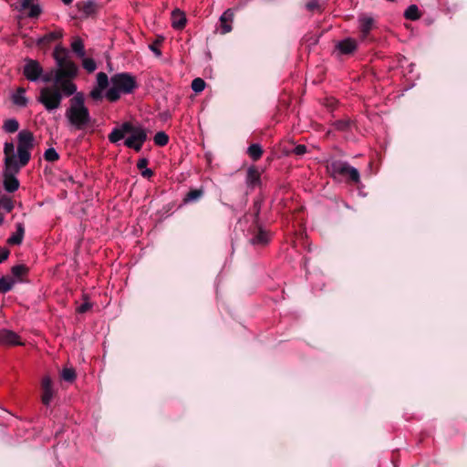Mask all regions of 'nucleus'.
Segmentation results:
<instances>
[{
  "instance_id": "1",
  "label": "nucleus",
  "mask_w": 467,
  "mask_h": 467,
  "mask_svg": "<svg viewBox=\"0 0 467 467\" xmlns=\"http://www.w3.org/2000/svg\"><path fill=\"white\" fill-rule=\"evenodd\" d=\"M53 58L57 69L55 70V84L61 86L66 97L76 93L78 88L72 81L78 72V66L68 58V50L57 45L53 51Z\"/></svg>"
},
{
  "instance_id": "2",
  "label": "nucleus",
  "mask_w": 467,
  "mask_h": 467,
  "mask_svg": "<svg viewBox=\"0 0 467 467\" xmlns=\"http://www.w3.org/2000/svg\"><path fill=\"white\" fill-rule=\"evenodd\" d=\"M109 142L118 144L124 140L125 147L140 152L148 140L147 130L140 123L124 121L112 129L108 136Z\"/></svg>"
},
{
  "instance_id": "3",
  "label": "nucleus",
  "mask_w": 467,
  "mask_h": 467,
  "mask_svg": "<svg viewBox=\"0 0 467 467\" xmlns=\"http://www.w3.org/2000/svg\"><path fill=\"white\" fill-rule=\"evenodd\" d=\"M69 99V107L65 116L68 123L77 130H87L95 120L92 119L89 109L85 105L83 92L76 91Z\"/></svg>"
},
{
  "instance_id": "4",
  "label": "nucleus",
  "mask_w": 467,
  "mask_h": 467,
  "mask_svg": "<svg viewBox=\"0 0 467 467\" xmlns=\"http://www.w3.org/2000/svg\"><path fill=\"white\" fill-rule=\"evenodd\" d=\"M139 87L133 74L130 72L115 73L110 77V87L105 91V99L111 103L117 102L122 95H131Z\"/></svg>"
},
{
  "instance_id": "5",
  "label": "nucleus",
  "mask_w": 467,
  "mask_h": 467,
  "mask_svg": "<svg viewBox=\"0 0 467 467\" xmlns=\"http://www.w3.org/2000/svg\"><path fill=\"white\" fill-rule=\"evenodd\" d=\"M63 97L66 96L63 93L62 87L55 84L42 88L37 101L44 106L47 111L51 112L60 107Z\"/></svg>"
},
{
  "instance_id": "6",
  "label": "nucleus",
  "mask_w": 467,
  "mask_h": 467,
  "mask_svg": "<svg viewBox=\"0 0 467 467\" xmlns=\"http://www.w3.org/2000/svg\"><path fill=\"white\" fill-rule=\"evenodd\" d=\"M327 170L333 178L342 176L348 177L351 182L358 183L360 182V174L358 170L349 165L348 161L341 160H332L327 165Z\"/></svg>"
},
{
  "instance_id": "7",
  "label": "nucleus",
  "mask_w": 467,
  "mask_h": 467,
  "mask_svg": "<svg viewBox=\"0 0 467 467\" xmlns=\"http://www.w3.org/2000/svg\"><path fill=\"white\" fill-rule=\"evenodd\" d=\"M17 157L22 165H26L30 159V150L34 147V135L28 130H23L17 134Z\"/></svg>"
},
{
  "instance_id": "8",
  "label": "nucleus",
  "mask_w": 467,
  "mask_h": 467,
  "mask_svg": "<svg viewBox=\"0 0 467 467\" xmlns=\"http://www.w3.org/2000/svg\"><path fill=\"white\" fill-rule=\"evenodd\" d=\"M110 85V78L105 72H99L96 76V84L89 92V97L95 102H100L105 99V91Z\"/></svg>"
},
{
  "instance_id": "9",
  "label": "nucleus",
  "mask_w": 467,
  "mask_h": 467,
  "mask_svg": "<svg viewBox=\"0 0 467 467\" xmlns=\"http://www.w3.org/2000/svg\"><path fill=\"white\" fill-rule=\"evenodd\" d=\"M43 73V67L36 60L29 57L25 59L23 75L30 82H39Z\"/></svg>"
},
{
  "instance_id": "10",
  "label": "nucleus",
  "mask_w": 467,
  "mask_h": 467,
  "mask_svg": "<svg viewBox=\"0 0 467 467\" xmlns=\"http://www.w3.org/2000/svg\"><path fill=\"white\" fill-rule=\"evenodd\" d=\"M42 396L41 401L46 407H49L51 400L54 397L55 391L52 386V380L50 377L46 376L43 378L41 382Z\"/></svg>"
},
{
  "instance_id": "11",
  "label": "nucleus",
  "mask_w": 467,
  "mask_h": 467,
  "mask_svg": "<svg viewBox=\"0 0 467 467\" xmlns=\"http://www.w3.org/2000/svg\"><path fill=\"white\" fill-rule=\"evenodd\" d=\"M336 47L340 54L351 55L356 51L358 44L355 39L347 37L341 41H338L336 45Z\"/></svg>"
},
{
  "instance_id": "12",
  "label": "nucleus",
  "mask_w": 467,
  "mask_h": 467,
  "mask_svg": "<svg viewBox=\"0 0 467 467\" xmlns=\"http://www.w3.org/2000/svg\"><path fill=\"white\" fill-rule=\"evenodd\" d=\"M18 161L16 160V155H13L8 158H5V168L3 170V174L7 175H16L19 172L20 168L24 167Z\"/></svg>"
},
{
  "instance_id": "13",
  "label": "nucleus",
  "mask_w": 467,
  "mask_h": 467,
  "mask_svg": "<svg viewBox=\"0 0 467 467\" xmlns=\"http://www.w3.org/2000/svg\"><path fill=\"white\" fill-rule=\"evenodd\" d=\"M245 182L247 187L254 189L261 185V174L256 167L250 166L246 171Z\"/></svg>"
},
{
  "instance_id": "14",
  "label": "nucleus",
  "mask_w": 467,
  "mask_h": 467,
  "mask_svg": "<svg viewBox=\"0 0 467 467\" xmlns=\"http://www.w3.org/2000/svg\"><path fill=\"white\" fill-rule=\"evenodd\" d=\"M0 344L17 346L20 345L18 335L9 329L3 328L0 330Z\"/></svg>"
},
{
  "instance_id": "15",
  "label": "nucleus",
  "mask_w": 467,
  "mask_h": 467,
  "mask_svg": "<svg viewBox=\"0 0 467 467\" xmlns=\"http://www.w3.org/2000/svg\"><path fill=\"white\" fill-rule=\"evenodd\" d=\"M63 36V31L61 29L50 31L44 36H40L36 40V45L40 47H45L47 45L55 42Z\"/></svg>"
},
{
  "instance_id": "16",
  "label": "nucleus",
  "mask_w": 467,
  "mask_h": 467,
  "mask_svg": "<svg viewBox=\"0 0 467 467\" xmlns=\"http://www.w3.org/2000/svg\"><path fill=\"white\" fill-rule=\"evenodd\" d=\"M374 23L375 21L373 17L366 15L358 18L359 30L361 33V37L363 39L368 37V36L369 35L370 31L373 28Z\"/></svg>"
},
{
  "instance_id": "17",
  "label": "nucleus",
  "mask_w": 467,
  "mask_h": 467,
  "mask_svg": "<svg viewBox=\"0 0 467 467\" xmlns=\"http://www.w3.org/2000/svg\"><path fill=\"white\" fill-rule=\"evenodd\" d=\"M25 235V225L23 223H16V232L8 237L7 244L9 245H20Z\"/></svg>"
},
{
  "instance_id": "18",
  "label": "nucleus",
  "mask_w": 467,
  "mask_h": 467,
  "mask_svg": "<svg viewBox=\"0 0 467 467\" xmlns=\"http://www.w3.org/2000/svg\"><path fill=\"white\" fill-rule=\"evenodd\" d=\"M77 6L81 14L88 17L97 12L98 5L95 0H88L86 2H78Z\"/></svg>"
},
{
  "instance_id": "19",
  "label": "nucleus",
  "mask_w": 467,
  "mask_h": 467,
  "mask_svg": "<svg viewBox=\"0 0 467 467\" xmlns=\"http://www.w3.org/2000/svg\"><path fill=\"white\" fill-rule=\"evenodd\" d=\"M233 19L234 12L231 9H227L223 13V15L220 16L222 34H226L232 31L231 23L233 22Z\"/></svg>"
},
{
  "instance_id": "20",
  "label": "nucleus",
  "mask_w": 467,
  "mask_h": 467,
  "mask_svg": "<svg viewBox=\"0 0 467 467\" xmlns=\"http://www.w3.org/2000/svg\"><path fill=\"white\" fill-rule=\"evenodd\" d=\"M186 16L183 12L175 9L171 13V26L174 29H182L186 25Z\"/></svg>"
},
{
  "instance_id": "21",
  "label": "nucleus",
  "mask_w": 467,
  "mask_h": 467,
  "mask_svg": "<svg viewBox=\"0 0 467 467\" xmlns=\"http://www.w3.org/2000/svg\"><path fill=\"white\" fill-rule=\"evenodd\" d=\"M4 189L7 192H14L19 188V181L16 175L3 174Z\"/></svg>"
},
{
  "instance_id": "22",
  "label": "nucleus",
  "mask_w": 467,
  "mask_h": 467,
  "mask_svg": "<svg viewBox=\"0 0 467 467\" xmlns=\"http://www.w3.org/2000/svg\"><path fill=\"white\" fill-rule=\"evenodd\" d=\"M12 101L18 107H26L28 102L26 97V89L24 88H18L16 91L12 95Z\"/></svg>"
},
{
  "instance_id": "23",
  "label": "nucleus",
  "mask_w": 467,
  "mask_h": 467,
  "mask_svg": "<svg viewBox=\"0 0 467 467\" xmlns=\"http://www.w3.org/2000/svg\"><path fill=\"white\" fill-rule=\"evenodd\" d=\"M403 16L407 20L416 21L420 18L421 15H420L418 5L412 4L407 7Z\"/></svg>"
},
{
  "instance_id": "24",
  "label": "nucleus",
  "mask_w": 467,
  "mask_h": 467,
  "mask_svg": "<svg viewBox=\"0 0 467 467\" xmlns=\"http://www.w3.org/2000/svg\"><path fill=\"white\" fill-rule=\"evenodd\" d=\"M247 154L253 161H258L263 155V148L259 143H253L247 148Z\"/></svg>"
},
{
  "instance_id": "25",
  "label": "nucleus",
  "mask_w": 467,
  "mask_h": 467,
  "mask_svg": "<svg viewBox=\"0 0 467 467\" xmlns=\"http://www.w3.org/2000/svg\"><path fill=\"white\" fill-rule=\"evenodd\" d=\"M72 51L78 57H84L86 55L83 40L80 37H76L71 43Z\"/></svg>"
},
{
  "instance_id": "26",
  "label": "nucleus",
  "mask_w": 467,
  "mask_h": 467,
  "mask_svg": "<svg viewBox=\"0 0 467 467\" xmlns=\"http://www.w3.org/2000/svg\"><path fill=\"white\" fill-rule=\"evenodd\" d=\"M269 236L268 234L264 231L262 228H259V231L251 239V243L253 244H261L265 245L268 244L269 242Z\"/></svg>"
},
{
  "instance_id": "27",
  "label": "nucleus",
  "mask_w": 467,
  "mask_h": 467,
  "mask_svg": "<svg viewBox=\"0 0 467 467\" xmlns=\"http://www.w3.org/2000/svg\"><path fill=\"white\" fill-rule=\"evenodd\" d=\"M263 203H264V199L261 196H258L254 200L252 211L254 213V223H255V224L259 223V220H260L259 215H260V212H261Z\"/></svg>"
},
{
  "instance_id": "28",
  "label": "nucleus",
  "mask_w": 467,
  "mask_h": 467,
  "mask_svg": "<svg viewBox=\"0 0 467 467\" xmlns=\"http://www.w3.org/2000/svg\"><path fill=\"white\" fill-rule=\"evenodd\" d=\"M15 284L16 280L9 276L0 277V293L5 294L11 291Z\"/></svg>"
},
{
  "instance_id": "29",
  "label": "nucleus",
  "mask_w": 467,
  "mask_h": 467,
  "mask_svg": "<svg viewBox=\"0 0 467 467\" xmlns=\"http://www.w3.org/2000/svg\"><path fill=\"white\" fill-rule=\"evenodd\" d=\"M29 269L25 265H16L12 266L11 273L14 275L15 278H16L17 281L22 282L20 279L21 276L26 275L28 273Z\"/></svg>"
},
{
  "instance_id": "30",
  "label": "nucleus",
  "mask_w": 467,
  "mask_h": 467,
  "mask_svg": "<svg viewBox=\"0 0 467 467\" xmlns=\"http://www.w3.org/2000/svg\"><path fill=\"white\" fill-rule=\"evenodd\" d=\"M19 129V122L17 121L16 119H7L6 120H5L4 122V125H3V130L6 132V133H15L16 131H17Z\"/></svg>"
},
{
  "instance_id": "31",
  "label": "nucleus",
  "mask_w": 467,
  "mask_h": 467,
  "mask_svg": "<svg viewBox=\"0 0 467 467\" xmlns=\"http://www.w3.org/2000/svg\"><path fill=\"white\" fill-rule=\"evenodd\" d=\"M202 189L191 190L184 197V202H192L198 201L203 195Z\"/></svg>"
},
{
  "instance_id": "32",
  "label": "nucleus",
  "mask_w": 467,
  "mask_h": 467,
  "mask_svg": "<svg viewBox=\"0 0 467 467\" xmlns=\"http://www.w3.org/2000/svg\"><path fill=\"white\" fill-rule=\"evenodd\" d=\"M332 125L338 131H348L350 129L351 121L348 119H337Z\"/></svg>"
},
{
  "instance_id": "33",
  "label": "nucleus",
  "mask_w": 467,
  "mask_h": 467,
  "mask_svg": "<svg viewBox=\"0 0 467 467\" xmlns=\"http://www.w3.org/2000/svg\"><path fill=\"white\" fill-rule=\"evenodd\" d=\"M76 377V370L73 368H64L61 371V378L67 382H73Z\"/></svg>"
},
{
  "instance_id": "34",
  "label": "nucleus",
  "mask_w": 467,
  "mask_h": 467,
  "mask_svg": "<svg viewBox=\"0 0 467 467\" xmlns=\"http://www.w3.org/2000/svg\"><path fill=\"white\" fill-rule=\"evenodd\" d=\"M153 140L155 145L163 147L169 142V136L164 131H158L154 137Z\"/></svg>"
},
{
  "instance_id": "35",
  "label": "nucleus",
  "mask_w": 467,
  "mask_h": 467,
  "mask_svg": "<svg viewBox=\"0 0 467 467\" xmlns=\"http://www.w3.org/2000/svg\"><path fill=\"white\" fill-rule=\"evenodd\" d=\"M44 158L47 161H56L59 159V154L53 147L47 149L44 152Z\"/></svg>"
},
{
  "instance_id": "36",
  "label": "nucleus",
  "mask_w": 467,
  "mask_h": 467,
  "mask_svg": "<svg viewBox=\"0 0 467 467\" xmlns=\"http://www.w3.org/2000/svg\"><path fill=\"white\" fill-rule=\"evenodd\" d=\"M82 66L88 72H94L97 68V63L96 61L91 57H82Z\"/></svg>"
},
{
  "instance_id": "37",
  "label": "nucleus",
  "mask_w": 467,
  "mask_h": 467,
  "mask_svg": "<svg viewBox=\"0 0 467 467\" xmlns=\"http://www.w3.org/2000/svg\"><path fill=\"white\" fill-rule=\"evenodd\" d=\"M206 86L205 81L201 78H196L192 81V89L195 93H200L204 90Z\"/></svg>"
},
{
  "instance_id": "38",
  "label": "nucleus",
  "mask_w": 467,
  "mask_h": 467,
  "mask_svg": "<svg viewBox=\"0 0 467 467\" xmlns=\"http://www.w3.org/2000/svg\"><path fill=\"white\" fill-rule=\"evenodd\" d=\"M3 207L7 213H10L13 209H14V203L12 202V200L4 195L1 199H0V207Z\"/></svg>"
},
{
  "instance_id": "39",
  "label": "nucleus",
  "mask_w": 467,
  "mask_h": 467,
  "mask_svg": "<svg viewBox=\"0 0 467 467\" xmlns=\"http://www.w3.org/2000/svg\"><path fill=\"white\" fill-rule=\"evenodd\" d=\"M321 0H308L306 4V9L308 11H316L320 10L321 8Z\"/></svg>"
},
{
  "instance_id": "40",
  "label": "nucleus",
  "mask_w": 467,
  "mask_h": 467,
  "mask_svg": "<svg viewBox=\"0 0 467 467\" xmlns=\"http://www.w3.org/2000/svg\"><path fill=\"white\" fill-rule=\"evenodd\" d=\"M162 41V38L161 39H157L155 40L152 44H150L149 46V48L150 50L157 57H161V49L158 47L159 45H161Z\"/></svg>"
},
{
  "instance_id": "41",
  "label": "nucleus",
  "mask_w": 467,
  "mask_h": 467,
  "mask_svg": "<svg viewBox=\"0 0 467 467\" xmlns=\"http://www.w3.org/2000/svg\"><path fill=\"white\" fill-rule=\"evenodd\" d=\"M4 153L5 155V158L15 155V145L13 142L6 141L4 144Z\"/></svg>"
},
{
  "instance_id": "42",
  "label": "nucleus",
  "mask_w": 467,
  "mask_h": 467,
  "mask_svg": "<svg viewBox=\"0 0 467 467\" xmlns=\"http://www.w3.org/2000/svg\"><path fill=\"white\" fill-rule=\"evenodd\" d=\"M28 8H29V13H28L29 17L35 18V17H37L41 14V8L38 5L33 4Z\"/></svg>"
},
{
  "instance_id": "43",
  "label": "nucleus",
  "mask_w": 467,
  "mask_h": 467,
  "mask_svg": "<svg viewBox=\"0 0 467 467\" xmlns=\"http://www.w3.org/2000/svg\"><path fill=\"white\" fill-rule=\"evenodd\" d=\"M40 81H42L44 83H49V82L55 83V71L54 72L50 71V72H47V73H45L43 71Z\"/></svg>"
},
{
  "instance_id": "44",
  "label": "nucleus",
  "mask_w": 467,
  "mask_h": 467,
  "mask_svg": "<svg viewBox=\"0 0 467 467\" xmlns=\"http://www.w3.org/2000/svg\"><path fill=\"white\" fill-rule=\"evenodd\" d=\"M293 153H295L297 156H302L307 151V148L304 144H298L293 149Z\"/></svg>"
},
{
  "instance_id": "45",
  "label": "nucleus",
  "mask_w": 467,
  "mask_h": 467,
  "mask_svg": "<svg viewBox=\"0 0 467 467\" xmlns=\"http://www.w3.org/2000/svg\"><path fill=\"white\" fill-rule=\"evenodd\" d=\"M149 163V161L147 158H141L137 162V168L140 170V171H142L144 169H147V165Z\"/></svg>"
},
{
  "instance_id": "46",
  "label": "nucleus",
  "mask_w": 467,
  "mask_h": 467,
  "mask_svg": "<svg viewBox=\"0 0 467 467\" xmlns=\"http://www.w3.org/2000/svg\"><path fill=\"white\" fill-rule=\"evenodd\" d=\"M9 250L6 248L0 247V264L5 261L8 258Z\"/></svg>"
},
{
  "instance_id": "47",
  "label": "nucleus",
  "mask_w": 467,
  "mask_h": 467,
  "mask_svg": "<svg viewBox=\"0 0 467 467\" xmlns=\"http://www.w3.org/2000/svg\"><path fill=\"white\" fill-rule=\"evenodd\" d=\"M91 308V305L88 302H85V303H82L78 308V313H86L87 311H88L89 309Z\"/></svg>"
},
{
  "instance_id": "48",
  "label": "nucleus",
  "mask_w": 467,
  "mask_h": 467,
  "mask_svg": "<svg viewBox=\"0 0 467 467\" xmlns=\"http://www.w3.org/2000/svg\"><path fill=\"white\" fill-rule=\"evenodd\" d=\"M141 176L144 178H150L153 175V171L151 169H144L140 171Z\"/></svg>"
},
{
  "instance_id": "49",
  "label": "nucleus",
  "mask_w": 467,
  "mask_h": 467,
  "mask_svg": "<svg viewBox=\"0 0 467 467\" xmlns=\"http://www.w3.org/2000/svg\"><path fill=\"white\" fill-rule=\"evenodd\" d=\"M34 1L35 0H22L20 9H22V10L27 9L31 5H33Z\"/></svg>"
},
{
  "instance_id": "50",
  "label": "nucleus",
  "mask_w": 467,
  "mask_h": 467,
  "mask_svg": "<svg viewBox=\"0 0 467 467\" xmlns=\"http://www.w3.org/2000/svg\"><path fill=\"white\" fill-rule=\"evenodd\" d=\"M62 2L64 5H68L73 2V0H62Z\"/></svg>"
},
{
  "instance_id": "51",
  "label": "nucleus",
  "mask_w": 467,
  "mask_h": 467,
  "mask_svg": "<svg viewBox=\"0 0 467 467\" xmlns=\"http://www.w3.org/2000/svg\"><path fill=\"white\" fill-rule=\"evenodd\" d=\"M414 66H415V65H414L413 63H410V66H409V67H410V72H412V70H413V67H414Z\"/></svg>"
},
{
  "instance_id": "52",
  "label": "nucleus",
  "mask_w": 467,
  "mask_h": 467,
  "mask_svg": "<svg viewBox=\"0 0 467 467\" xmlns=\"http://www.w3.org/2000/svg\"><path fill=\"white\" fill-rule=\"evenodd\" d=\"M3 222H4V217H3V215H0V225L3 223Z\"/></svg>"
},
{
  "instance_id": "53",
  "label": "nucleus",
  "mask_w": 467,
  "mask_h": 467,
  "mask_svg": "<svg viewBox=\"0 0 467 467\" xmlns=\"http://www.w3.org/2000/svg\"><path fill=\"white\" fill-rule=\"evenodd\" d=\"M164 117L169 118V117H170V114H169V113H165V114H164Z\"/></svg>"
}]
</instances>
